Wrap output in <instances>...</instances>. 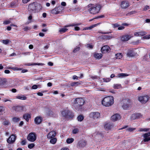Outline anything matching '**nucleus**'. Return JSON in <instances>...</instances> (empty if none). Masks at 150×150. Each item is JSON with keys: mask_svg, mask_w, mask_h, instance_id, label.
I'll list each match as a JSON object with an SVG mask.
<instances>
[{"mask_svg": "<svg viewBox=\"0 0 150 150\" xmlns=\"http://www.w3.org/2000/svg\"><path fill=\"white\" fill-rule=\"evenodd\" d=\"M84 103V100L82 98H76L75 99L73 102V106L78 110H81L82 106Z\"/></svg>", "mask_w": 150, "mask_h": 150, "instance_id": "f257e3e1", "label": "nucleus"}, {"mask_svg": "<svg viewBox=\"0 0 150 150\" xmlns=\"http://www.w3.org/2000/svg\"><path fill=\"white\" fill-rule=\"evenodd\" d=\"M114 99L112 96H108L104 98L101 101L102 104L105 107L111 106L114 103Z\"/></svg>", "mask_w": 150, "mask_h": 150, "instance_id": "f03ea898", "label": "nucleus"}, {"mask_svg": "<svg viewBox=\"0 0 150 150\" xmlns=\"http://www.w3.org/2000/svg\"><path fill=\"white\" fill-rule=\"evenodd\" d=\"M88 6L90 8L88 11L90 13L93 14H96L98 13L100 9L97 5H94L93 4H89Z\"/></svg>", "mask_w": 150, "mask_h": 150, "instance_id": "7ed1b4c3", "label": "nucleus"}, {"mask_svg": "<svg viewBox=\"0 0 150 150\" xmlns=\"http://www.w3.org/2000/svg\"><path fill=\"white\" fill-rule=\"evenodd\" d=\"M121 104L122 108L125 110H127L131 105L130 100L127 99L123 100L121 102Z\"/></svg>", "mask_w": 150, "mask_h": 150, "instance_id": "20e7f679", "label": "nucleus"}, {"mask_svg": "<svg viewBox=\"0 0 150 150\" xmlns=\"http://www.w3.org/2000/svg\"><path fill=\"white\" fill-rule=\"evenodd\" d=\"M150 97L147 95L140 96L139 98V100L142 103L145 104L149 100Z\"/></svg>", "mask_w": 150, "mask_h": 150, "instance_id": "39448f33", "label": "nucleus"}, {"mask_svg": "<svg viewBox=\"0 0 150 150\" xmlns=\"http://www.w3.org/2000/svg\"><path fill=\"white\" fill-rule=\"evenodd\" d=\"M27 139L30 142H34L36 139V134L33 132L30 133L28 136Z\"/></svg>", "mask_w": 150, "mask_h": 150, "instance_id": "423d86ee", "label": "nucleus"}, {"mask_svg": "<svg viewBox=\"0 0 150 150\" xmlns=\"http://www.w3.org/2000/svg\"><path fill=\"white\" fill-rule=\"evenodd\" d=\"M89 116L94 119H98L100 117V114L98 112H92L90 113Z\"/></svg>", "mask_w": 150, "mask_h": 150, "instance_id": "0eeeda50", "label": "nucleus"}, {"mask_svg": "<svg viewBox=\"0 0 150 150\" xmlns=\"http://www.w3.org/2000/svg\"><path fill=\"white\" fill-rule=\"evenodd\" d=\"M6 79L0 78V88H6L8 86Z\"/></svg>", "mask_w": 150, "mask_h": 150, "instance_id": "6e6552de", "label": "nucleus"}, {"mask_svg": "<svg viewBox=\"0 0 150 150\" xmlns=\"http://www.w3.org/2000/svg\"><path fill=\"white\" fill-rule=\"evenodd\" d=\"M101 50L103 53H106L110 52V48L108 45H105L101 49Z\"/></svg>", "mask_w": 150, "mask_h": 150, "instance_id": "1a4fd4ad", "label": "nucleus"}, {"mask_svg": "<svg viewBox=\"0 0 150 150\" xmlns=\"http://www.w3.org/2000/svg\"><path fill=\"white\" fill-rule=\"evenodd\" d=\"M13 109L16 112H21L24 110L25 107L23 106H18L13 107Z\"/></svg>", "mask_w": 150, "mask_h": 150, "instance_id": "9d476101", "label": "nucleus"}, {"mask_svg": "<svg viewBox=\"0 0 150 150\" xmlns=\"http://www.w3.org/2000/svg\"><path fill=\"white\" fill-rule=\"evenodd\" d=\"M137 54L136 52L134 50H129L127 52V56L129 57H132L135 56Z\"/></svg>", "mask_w": 150, "mask_h": 150, "instance_id": "9b49d317", "label": "nucleus"}, {"mask_svg": "<svg viewBox=\"0 0 150 150\" xmlns=\"http://www.w3.org/2000/svg\"><path fill=\"white\" fill-rule=\"evenodd\" d=\"M81 25L80 23H72V24H69V25H66L64 26V28H67L69 27H74V28H80V27H81L82 26H78L80 25Z\"/></svg>", "mask_w": 150, "mask_h": 150, "instance_id": "f8f14e48", "label": "nucleus"}, {"mask_svg": "<svg viewBox=\"0 0 150 150\" xmlns=\"http://www.w3.org/2000/svg\"><path fill=\"white\" fill-rule=\"evenodd\" d=\"M142 116V115L140 113H134L131 116V119L132 120H134L141 117Z\"/></svg>", "mask_w": 150, "mask_h": 150, "instance_id": "ddd939ff", "label": "nucleus"}, {"mask_svg": "<svg viewBox=\"0 0 150 150\" xmlns=\"http://www.w3.org/2000/svg\"><path fill=\"white\" fill-rule=\"evenodd\" d=\"M16 139V137L15 135H12L7 139V142L9 144L12 143L14 142Z\"/></svg>", "mask_w": 150, "mask_h": 150, "instance_id": "4468645a", "label": "nucleus"}, {"mask_svg": "<svg viewBox=\"0 0 150 150\" xmlns=\"http://www.w3.org/2000/svg\"><path fill=\"white\" fill-rule=\"evenodd\" d=\"M86 144V143L84 141L81 140L79 142L77 147L78 148H80L84 147Z\"/></svg>", "mask_w": 150, "mask_h": 150, "instance_id": "2eb2a0df", "label": "nucleus"}, {"mask_svg": "<svg viewBox=\"0 0 150 150\" xmlns=\"http://www.w3.org/2000/svg\"><path fill=\"white\" fill-rule=\"evenodd\" d=\"M150 132L144 134L143 135L144 138V142H148L150 140Z\"/></svg>", "mask_w": 150, "mask_h": 150, "instance_id": "dca6fc26", "label": "nucleus"}, {"mask_svg": "<svg viewBox=\"0 0 150 150\" xmlns=\"http://www.w3.org/2000/svg\"><path fill=\"white\" fill-rule=\"evenodd\" d=\"M121 118L120 115L117 114L114 115L111 117V119L113 121H115Z\"/></svg>", "mask_w": 150, "mask_h": 150, "instance_id": "f3484780", "label": "nucleus"}, {"mask_svg": "<svg viewBox=\"0 0 150 150\" xmlns=\"http://www.w3.org/2000/svg\"><path fill=\"white\" fill-rule=\"evenodd\" d=\"M129 6V3L127 1H123L121 4V7L123 8H126Z\"/></svg>", "mask_w": 150, "mask_h": 150, "instance_id": "a211bd4d", "label": "nucleus"}, {"mask_svg": "<svg viewBox=\"0 0 150 150\" xmlns=\"http://www.w3.org/2000/svg\"><path fill=\"white\" fill-rule=\"evenodd\" d=\"M0 42L3 44L6 45H8L11 44V40L8 39L1 40H0Z\"/></svg>", "mask_w": 150, "mask_h": 150, "instance_id": "6ab92c4d", "label": "nucleus"}, {"mask_svg": "<svg viewBox=\"0 0 150 150\" xmlns=\"http://www.w3.org/2000/svg\"><path fill=\"white\" fill-rule=\"evenodd\" d=\"M60 7H58L55 8L51 11V13L53 14H57L59 13L61 11V10L60 9Z\"/></svg>", "mask_w": 150, "mask_h": 150, "instance_id": "aec40b11", "label": "nucleus"}, {"mask_svg": "<svg viewBox=\"0 0 150 150\" xmlns=\"http://www.w3.org/2000/svg\"><path fill=\"white\" fill-rule=\"evenodd\" d=\"M42 118L40 116H37L36 117L34 120L35 123L36 124H39L42 122Z\"/></svg>", "mask_w": 150, "mask_h": 150, "instance_id": "412c9836", "label": "nucleus"}, {"mask_svg": "<svg viewBox=\"0 0 150 150\" xmlns=\"http://www.w3.org/2000/svg\"><path fill=\"white\" fill-rule=\"evenodd\" d=\"M28 11H30L35 10V3H33L29 4L28 6Z\"/></svg>", "mask_w": 150, "mask_h": 150, "instance_id": "4be33fe9", "label": "nucleus"}, {"mask_svg": "<svg viewBox=\"0 0 150 150\" xmlns=\"http://www.w3.org/2000/svg\"><path fill=\"white\" fill-rule=\"evenodd\" d=\"M56 133L55 131H52L50 132L47 135V137L49 139H51L54 138L55 136Z\"/></svg>", "mask_w": 150, "mask_h": 150, "instance_id": "5701e85b", "label": "nucleus"}, {"mask_svg": "<svg viewBox=\"0 0 150 150\" xmlns=\"http://www.w3.org/2000/svg\"><path fill=\"white\" fill-rule=\"evenodd\" d=\"M132 36L129 35H126L122 36L121 38V40L123 41H126L129 40Z\"/></svg>", "mask_w": 150, "mask_h": 150, "instance_id": "b1692460", "label": "nucleus"}, {"mask_svg": "<svg viewBox=\"0 0 150 150\" xmlns=\"http://www.w3.org/2000/svg\"><path fill=\"white\" fill-rule=\"evenodd\" d=\"M113 127L112 123H108L106 124L104 126V128L107 130H109L111 129Z\"/></svg>", "mask_w": 150, "mask_h": 150, "instance_id": "393cba45", "label": "nucleus"}, {"mask_svg": "<svg viewBox=\"0 0 150 150\" xmlns=\"http://www.w3.org/2000/svg\"><path fill=\"white\" fill-rule=\"evenodd\" d=\"M146 34L145 32L140 31L134 33V35L135 36H141L145 35Z\"/></svg>", "mask_w": 150, "mask_h": 150, "instance_id": "a878e982", "label": "nucleus"}, {"mask_svg": "<svg viewBox=\"0 0 150 150\" xmlns=\"http://www.w3.org/2000/svg\"><path fill=\"white\" fill-rule=\"evenodd\" d=\"M128 141H125L124 142H121L119 146L121 149H124L127 145Z\"/></svg>", "mask_w": 150, "mask_h": 150, "instance_id": "bb28decb", "label": "nucleus"}, {"mask_svg": "<svg viewBox=\"0 0 150 150\" xmlns=\"http://www.w3.org/2000/svg\"><path fill=\"white\" fill-rule=\"evenodd\" d=\"M30 115L28 113H25L24 114L23 116V118L27 122L29 121V119L30 118Z\"/></svg>", "mask_w": 150, "mask_h": 150, "instance_id": "cd10ccee", "label": "nucleus"}, {"mask_svg": "<svg viewBox=\"0 0 150 150\" xmlns=\"http://www.w3.org/2000/svg\"><path fill=\"white\" fill-rule=\"evenodd\" d=\"M94 57L96 59H99L102 58V55L101 53H96L94 54Z\"/></svg>", "mask_w": 150, "mask_h": 150, "instance_id": "c85d7f7f", "label": "nucleus"}, {"mask_svg": "<svg viewBox=\"0 0 150 150\" xmlns=\"http://www.w3.org/2000/svg\"><path fill=\"white\" fill-rule=\"evenodd\" d=\"M36 10H40L42 9V7L41 4L38 3H35Z\"/></svg>", "mask_w": 150, "mask_h": 150, "instance_id": "c756f323", "label": "nucleus"}, {"mask_svg": "<svg viewBox=\"0 0 150 150\" xmlns=\"http://www.w3.org/2000/svg\"><path fill=\"white\" fill-rule=\"evenodd\" d=\"M112 27L114 28H123V27L120 26V25H119L117 23L112 24Z\"/></svg>", "mask_w": 150, "mask_h": 150, "instance_id": "7c9ffc66", "label": "nucleus"}, {"mask_svg": "<svg viewBox=\"0 0 150 150\" xmlns=\"http://www.w3.org/2000/svg\"><path fill=\"white\" fill-rule=\"evenodd\" d=\"M68 113V110H65L62 112V114L63 116L66 117H67Z\"/></svg>", "mask_w": 150, "mask_h": 150, "instance_id": "2f4dec72", "label": "nucleus"}, {"mask_svg": "<svg viewBox=\"0 0 150 150\" xmlns=\"http://www.w3.org/2000/svg\"><path fill=\"white\" fill-rule=\"evenodd\" d=\"M74 116L73 113L71 111L68 110V113L67 114V117H66L67 118H72Z\"/></svg>", "mask_w": 150, "mask_h": 150, "instance_id": "473e14b6", "label": "nucleus"}, {"mask_svg": "<svg viewBox=\"0 0 150 150\" xmlns=\"http://www.w3.org/2000/svg\"><path fill=\"white\" fill-rule=\"evenodd\" d=\"M16 98L22 100H25L27 98L23 95H22L19 96H16Z\"/></svg>", "mask_w": 150, "mask_h": 150, "instance_id": "72a5a7b5", "label": "nucleus"}, {"mask_svg": "<svg viewBox=\"0 0 150 150\" xmlns=\"http://www.w3.org/2000/svg\"><path fill=\"white\" fill-rule=\"evenodd\" d=\"M74 140L73 138H68L66 140V142L67 144H70L72 143Z\"/></svg>", "mask_w": 150, "mask_h": 150, "instance_id": "f704fd0d", "label": "nucleus"}, {"mask_svg": "<svg viewBox=\"0 0 150 150\" xmlns=\"http://www.w3.org/2000/svg\"><path fill=\"white\" fill-rule=\"evenodd\" d=\"M122 54L121 53H117L115 54V57L118 59H120L122 58Z\"/></svg>", "mask_w": 150, "mask_h": 150, "instance_id": "c9c22d12", "label": "nucleus"}, {"mask_svg": "<svg viewBox=\"0 0 150 150\" xmlns=\"http://www.w3.org/2000/svg\"><path fill=\"white\" fill-rule=\"evenodd\" d=\"M2 124L4 125L8 126L10 124V123L9 120H5L3 122Z\"/></svg>", "mask_w": 150, "mask_h": 150, "instance_id": "e433bc0d", "label": "nucleus"}, {"mask_svg": "<svg viewBox=\"0 0 150 150\" xmlns=\"http://www.w3.org/2000/svg\"><path fill=\"white\" fill-rule=\"evenodd\" d=\"M121 86L120 84H115L113 85V88L115 89H118L121 87Z\"/></svg>", "mask_w": 150, "mask_h": 150, "instance_id": "4c0bfd02", "label": "nucleus"}, {"mask_svg": "<svg viewBox=\"0 0 150 150\" xmlns=\"http://www.w3.org/2000/svg\"><path fill=\"white\" fill-rule=\"evenodd\" d=\"M50 140V142L53 144H55L57 141V139L56 138H52Z\"/></svg>", "mask_w": 150, "mask_h": 150, "instance_id": "58836bf2", "label": "nucleus"}, {"mask_svg": "<svg viewBox=\"0 0 150 150\" xmlns=\"http://www.w3.org/2000/svg\"><path fill=\"white\" fill-rule=\"evenodd\" d=\"M20 120V118L18 117H14L12 118V120L14 122H17Z\"/></svg>", "mask_w": 150, "mask_h": 150, "instance_id": "ea45409f", "label": "nucleus"}, {"mask_svg": "<svg viewBox=\"0 0 150 150\" xmlns=\"http://www.w3.org/2000/svg\"><path fill=\"white\" fill-rule=\"evenodd\" d=\"M80 84V83L78 82H73L71 83V86H78Z\"/></svg>", "mask_w": 150, "mask_h": 150, "instance_id": "a19ab883", "label": "nucleus"}, {"mask_svg": "<svg viewBox=\"0 0 150 150\" xmlns=\"http://www.w3.org/2000/svg\"><path fill=\"white\" fill-rule=\"evenodd\" d=\"M128 75L127 74H124V73H121L119 75V77H123L125 76H128Z\"/></svg>", "mask_w": 150, "mask_h": 150, "instance_id": "79ce46f5", "label": "nucleus"}, {"mask_svg": "<svg viewBox=\"0 0 150 150\" xmlns=\"http://www.w3.org/2000/svg\"><path fill=\"white\" fill-rule=\"evenodd\" d=\"M12 99L5 98L2 99V101L4 102H6L7 101L11 102Z\"/></svg>", "mask_w": 150, "mask_h": 150, "instance_id": "37998d69", "label": "nucleus"}, {"mask_svg": "<svg viewBox=\"0 0 150 150\" xmlns=\"http://www.w3.org/2000/svg\"><path fill=\"white\" fill-rule=\"evenodd\" d=\"M99 24H100V23H98L97 24H95L92 25L91 26L89 27H86V28H93L97 27Z\"/></svg>", "mask_w": 150, "mask_h": 150, "instance_id": "c03bdc74", "label": "nucleus"}, {"mask_svg": "<svg viewBox=\"0 0 150 150\" xmlns=\"http://www.w3.org/2000/svg\"><path fill=\"white\" fill-rule=\"evenodd\" d=\"M5 110V108L3 106H0V115L2 114V112Z\"/></svg>", "mask_w": 150, "mask_h": 150, "instance_id": "a18cd8bd", "label": "nucleus"}, {"mask_svg": "<svg viewBox=\"0 0 150 150\" xmlns=\"http://www.w3.org/2000/svg\"><path fill=\"white\" fill-rule=\"evenodd\" d=\"M9 69H11L14 71L21 70H22L21 68L18 67H9Z\"/></svg>", "mask_w": 150, "mask_h": 150, "instance_id": "49530a36", "label": "nucleus"}, {"mask_svg": "<svg viewBox=\"0 0 150 150\" xmlns=\"http://www.w3.org/2000/svg\"><path fill=\"white\" fill-rule=\"evenodd\" d=\"M149 130V129L141 128L139 129V131L140 132H147Z\"/></svg>", "mask_w": 150, "mask_h": 150, "instance_id": "de8ad7c7", "label": "nucleus"}, {"mask_svg": "<svg viewBox=\"0 0 150 150\" xmlns=\"http://www.w3.org/2000/svg\"><path fill=\"white\" fill-rule=\"evenodd\" d=\"M83 119V117L81 115H79L78 117V120L79 121H81Z\"/></svg>", "mask_w": 150, "mask_h": 150, "instance_id": "09e8293b", "label": "nucleus"}, {"mask_svg": "<svg viewBox=\"0 0 150 150\" xmlns=\"http://www.w3.org/2000/svg\"><path fill=\"white\" fill-rule=\"evenodd\" d=\"M67 30V29H60L59 31V32L62 34L66 32Z\"/></svg>", "mask_w": 150, "mask_h": 150, "instance_id": "8fccbe9b", "label": "nucleus"}, {"mask_svg": "<svg viewBox=\"0 0 150 150\" xmlns=\"http://www.w3.org/2000/svg\"><path fill=\"white\" fill-rule=\"evenodd\" d=\"M103 80L104 82H108L110 81L111 79L109 78H106L103 79Z\"/></svg>", "mask_w": 150, "mask_h": 150, "instance_id": "3c124183", "label": "nucleus"}, {"mask_svg": "<svg viewBox=\"0 0 150 150\" xmlns=\"http://www.w3.org/2000/svg\"><path fill=\"white\" fill-rule=\"evenodd\" d=\"M35 146V145L33 144L32 143L29 144L28 146V147L30 149L33 148Z\"/></svg>", "mask_w": 150, "mask_h": 150, "instance_id": "603ef678", "label": "nucleus"}, {"mask_svg": "<svg viewBox=\"0 0 150 150\" xmlns=\"http://www.w3.org/2000/svg\"><path fill=\"white\" fill-rule=\"evenodd\" d=\"M78 129H75L73 130L72 133L74 134H76L78 132Z\"/></svg>", "mask_w": 150, "mask_h": 150, "instance_id": "864d4df0", "label": "nucleus"}, {"mask_svg": "<svg viewBox=\"0 0 150 150\" xmlns=\"http://www.w3.org/2000/svg\"><path fill=\"white\" fill-rule=\"evenodd\" d=\"M143 38L146 39H150V34L144 36Z\"/></svg>", "mask_w": 150, "mask_h": 150, "instance_id": "5fc2aeb1", "label": "nucleus"}, {"mask_svg": "<svg viewBox=\"0 0 150 150\" xmlns=\"http://www.w3.org/2000/svg\"><path fill=\"white\" fill-rule=\"evenodd\" d=\"M11 23V21L10 20H7L6 21H5L3 22V24L5 25H7L9 24V23Z\"/></svg>", "mask_w": 150, "mask_h": 150, "instance_id": "6e6d98bb", "label": "nucleus"}, {"mask_svg": "<svg viewBox=\"0 0 150 150\" xmlns=\"http://www.w3.org/2000/svg\"><path fill=\"white\" fill-rule=\"evenodd\" d=\"M87 47L90 49H92L93 47V45L91 44H88L87 45Z\"/></svg>", "mask_w": 150, "mask_h": 150, "instance_id": "4d7b16f0", "label": "nucleus"}, {"mask_svg": "<svg viewBox=\"0 0 150 150\" xmlns=\"http://www.w3.org/2000/svg\"><path fill=\"white\" fill-rule=\"evenodd\" d=\"M37 64L36 63H28L26 64V65L27 66H31L32 65H35Z\"/></svg>", "mask_w": 150, "mask_h": 150, "instance_id": "13d9d810", "label": "nucleus"}, {"mask_svg": "<svg viewBox=\"0 0 150 150\" xmlns=\"http://www.w3.org/2000/svg\"><path fill=\"white\" fill-rule=\"evenodd\" d=\"M80 48L79 47H76L75 48L74 50H73V52L75 53Z\"/></svg>", "mask_w": 150, "mask_h": 150, "instance_id": "bf43d9fd", "label": "nucleus"}, {"mask_svg": "<svg viewBox=\"0 0 150 150\" xmlns=\"http://www.w3.org/2000/svg\"><path fill=\"white\" fill-rule=\"evenodd\" d=\"M26 142V140H23L22 141L21 144L23 145H25Z\"/></svg>", "mask_w": 150, "mask_h": 150, "instance_id": "052dcab7", "label": "nucleus"}, {"mask_svg": "<svg viewBox=\"0 0 150 150\" xmlns=\"http://www.w3.org/2000/svg\"><path fill=\"white\" fill-rule=\"evenodd\" d=\"M149 6H146L144 7L143 9V10L144 11H146V10H148L149 8Z\"/></svg>", "mask_w": 150, "mask_h": 150, "instance_id": "680f3d73", "label": "nucleus"}, {"mask_svg": "<svg viewBox=\"0 0 150 150\" xmlns=\"http://www.w3.org/2000/svg\"><path fill=\"white\" fill-rule=\"evenodd\" d=\"M91 78L93 79H98L99 77H97V76H91Z\"/></svg>", "mask_w": 150, "mask_h": 150, "instance_id": "e2e57ef3", "label": "nucleus"}, {"mask_svg": "<svg viewBox=\"0 0 150 150\" xmlns=\"http://www.w3.org/2000/svg\"><path fill=\"white\" fill-rule=\"evenodd\" d=\"M32 88L33 89H36L37 88V86L36 85H34L32 86Z\"/></svg>", "mask_w": 150, "mask_h": 150, "instance_id": "0e129e2a", "label": "nucleus"}, {"mask_svg": "<svg viewBox=\"0 0 150 150\" xmlns=\"http://www.w3.org/2000/svg\"><path fill=\"white\" fill-rule=\"evenodd\" d=\"M135 128H129L127 129V130L129 132H132L135 129Z\"/></svg>", "mask_w": 150, "mask_h": 150, "instance_id": "69168bd1", "label": "nucleus"}, {"mask_svg": "<svg viewBox=\"0 0 150 150\" xmlns=\"http://www.w3.org/2000/svg\"><path fill=\"white\" fill-rule=\"evenodd\" d=\"M129 25V24L127 23H123L122 24V26H125L126 27L128 26Z\"/></svg>", "mask_w": 150, "mask_h": 150, "instance_id": "338daca9", "label": "nucleus"}, {"mask_svg": "<svg viewBox=\"0 0 150 150\" xmlns=\"http://www.w3.org/2000/svg\"><path fill=\"white\" fill-rule=\"evenodd\" d=\"M60 150H69V149L67 147L63 148Z\"/></svg>", "mask_w": 150, "mask_h": 150, "instance_id": "774afa93", "label": "nucleus"}]
</instances>
